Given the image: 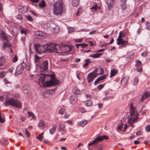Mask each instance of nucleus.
Returning a JSON list of instances; mask_svg holds the SVG:
<instances>
[{
    "instance_id": "1",
    "label": "nucleus",
    "mask_w": 150,
    "mask_h": 150,
    "mask_svg": "<svg viewBox=\"0 0 150 150\" xmlns=\"http://www.w3.org/2000/svg\"><path fill=\"white\" fill-rule=\"evenodd\" d=\"M39 80L40 83L43 86L46 87L57 85L59 83V80L55 78L54 75L52 74H41Z\"/></svg>"
},
{
    "instance_id": "2",
    "label": "nucleus",
    "mask_w": 150,
    "mask_h": 150,
    "mask_svg": "<svg viewBox=\"0 0 150 150\" xmlns=\"http://www.w3.org/2000/svg\"><path fill=\"white\" fill-rule=\"evenodd\" d=\"M130 116L129 117L128 122L132 127H133L132 123L137 121L138 118L139 114L136 108L133 105V103L130 104Z\"/></svg>"
},
{
    "instance_id": "3",
    "label": "nucleus",
    "mask_w": 150,
    "mask_h": 150,
    "mask_svg": "<svg viewBox=\"0 0 150 150\" xmlns=\"http://www.w3.org/2000/svg\"><path fill=\"white\" fill-rule=\"evenodd\" d=\"M63 3L62 0L55 2L53 4V13L57 15H61L63 11Z\"/></svg>"
},
{
    "instance_id": "4",
    "label": "nucleus",
    "mask_w": 150,
    "mask_h": 150,
    "mask_svg": "<svg viewBox=\"0 0 150 150\" xmlns=\"http://www.w3.org/2000/svg\"><path fill=\"white\" fill-rule=\"evenodd\" d=\"M45 46L46 48V52H54L60 53L61 52L60 49L62 46L61 45L52 43L50 44H45Z\"/></svg>"
},
{
    "instance_id": "5",
    "label": "nucleus",
    "mask_w": 150,
    "mask_h": 150,
    "mask_svg": "<svg viewBox=\"0 0 150 150\" xmlns=\"http://www.w3.org/2000/svg\"><path fill=\"white\" fill-rule=\"evenodd\" d=\"M4 104L6 106L10 105L17 108H21V103L20 101L11 98L7 99Z\"/></svg>"
},
{
    "instance_id": "6",
    "label": "nucleus",
    "mask_w": 150,
    "mask_h": 150,
    "mask_svg": "<svg viewBox=\"0 0 150 150\" xmlns=\"http://www.w3.org/2000/svg\"><path fill=\"white\" fill-rule=\"evenodd\" d=\"M35 50L37 53L40 54L44 52H46V48L45 44L44 45H40V44H38L34 45Z\"/></svg>"
},
{
    "instance_id": "7",
    "label": "nucleus",
    "mask_w": 150,
    "mask_h": 150,
    "mask_svg": "<svg viewBox=\"0 0 150 150\" xmlns=\"http://www.w3.org/2000/svg\"><path fill=\"white\" fill-rule=\"evenodd\" d=\"M108 139V137L106 135H103L97 137L93 141L90 142L88 144V146L89 147L94 144H96L104 139Z\"/></svg>"
},
{
    "instance_id": "8",
    "label": "nucleus",
    "mask_w": 150,
    "mask_h": 150,
    "mask_svg": "<svg viewBox=\"0 0 150 150\" xmlns=\"http://www.w3.org/2000/svg\"><path fill=\"white\" fill-rule=\"evenodd\" d=\"M48 62L47 60L43 61L40 66V71L43 72L46 71L48 69Z\"/></svg>"
},
{
    "instance_id": "9",
    "label": "nucleus",
    "mask_w": 150,
    "mask_h": 150,
    "mask_svg": "<svg viewBox=\"0 0 150 150\" xmlns=\"http://www.w3.org/2000/svg\"><path fill=\"white\" fill-rule=\"evenodd\" d=\"M96 73H95V72L93 71V72L89 73L88 76L87 80L89 83H90L91 81H93V79L97 76Z\"/></svg>"
},
{
    "instance_id": "10",
    "label": "nucleus",
    "mask_w": 150,
    "mask_h": 150,
    "mask_svg": "<svg viewBox=\"0 0 150 150\" xmlns=\"http://www.w3.org/2000/svg\"><path fill=\"white\" fill-rule=\"evenodd\" d=\"M150 97V93L148 91H146L144 92V94L142 96L141 98L139 101V103H142L144 100Z\"/></svg>"
},
{
    "instance_id": "11",
    "label": "nucleus",
    "mask_w": 150,
    "mask_h": 150,
    "mask_svg": "<svg viewBox=\"0 0 150 150\" xmlns=\"http://www.w3.org/2000/svg\"><path fill=\"white\" fill-rule=\"evenodd\" d=\"M135 66L136 67V70L139 72H140L142 71V67L141 66L142 63L139 60H137L135 61Z\"/></svg>"
},
{
    "instance_id": "12",
    "label": "nucleus",
    "mask_w": 150,
    "mask_h": 150,
    "mask_svg": "<svg viewBox=\"0 0 150 150\" xmlns=\"http://www.w3.org/2000/svg\"><path fill=\"white\" fill-rule=\"evenodd\" d=\"M17 8L19 12L22 14L26 13L28 11V8L25 6H18Z\"/></svg>"
},
{
    "instance_id": "13",
    "label": "nucleus",
    "mask_w": 150,
    "mask_h": 150,
    "mask_svg": "<svg viewBox=\"0 0 150 150\" xmlns=\"http://www.w3.org/2000/svg\"><path fill=\"white\" fill-rule=\"evenodd\" d=\"M114 0H106V4H107L108 8L109 10H110L113 6Z\"/></svg>"
},
{
    "instance_id": "14",
    "label": "nucleus",
    "mask_w": 150,
    "mask_h": 150,
    "mask_svg": "<svg viewBox=\"0 0 150 150\" xmlns=\"http://www.w3.org/2000/svg\"><path fill=\"white\" fill-rule=\"evenodd\" d=\"M38 126L41 129H44L45 127V124L44 121L41 120L39 122Z\"/></svg>"
},
{
    "instance_id": "15",
    "label": "nucleus",
    "mask_w": 150,
    "mask_h": 150,
    "mask_svg": "<svg viewBox=\"0 0 150 150\" xmlns=\"http://www.w3.org/2000/svg\"><path fill=\"white\" fill-rule=\"evenodd\" d=\"M66 130L65 124L63 123H60L59 125L58 130L59 132H64Z\"/></svg>"
},
{
    "instance_id": "16",
    "label": "nucleus",
    "mask_w": 150,
    "mask_h": 150,
    "mask_svg": "<svg viewBox=\"0 0 150 150\" xmlns=\"http://www.w3.org/2000/svg\"><path fill=\"white\" fill-rule=\"evenodd\" d=\"M94 71L95 73H96L97 75L103 74L104 73V70L103 68H100L99 69H96Z\"/></svg>"
},
{
    "instance_id": "17",
    "label": "nucleus",
    "mask_w": 150,
    "mask_h": 150,
    "mask_svg": "<svg viewBox=\"0 0 150 150\" xmlns=\"http://www.w3.org/2000/svg\"><path fill=\"white\" fill-rule=\"evenodd\" d=\"M117 44L118 45L121 44L123 47H124L127 44V42L126 41H124L123 40H117Z\"/></svg>"
},
{
    "instance_id": "18",
    "label": "nucleus",
    "mask_w": 150,
    "mask_h": 150,
    "mask_svg": "<svg viewBox=\"0 0 150 150\" xmlns=\"http://www.w3.org/2000/svg\"><path fill=\"white\" fill-rule=\"evenodd\" d=\"M106 78V76L105 75H103L100 76L94 82V84L95 85L97 84L98 82L101 81L104 79H105Z\"/></svg>"
},
{
    "instance_id": "19",
    "label": "nucleus",
    "mask_w": 150,
    "mask_h": 150,
    "mask_svg": "<svg viewBox=\"0 0 150 150\" xmlns=\"http://www.w3.org/2000/svg\"><path fill=\"white\" fill-rule=\"evenodd\" d=\"M23 70L20 67H18L16 69L15 74L16 75H18L21 74Z\"/></svg>"
},
{
    "instance_id": "20",
    "label": "nucleus",
    "mask_w": 150,
    "mask_h": 150,
    "mask_svg": "<svg viewBox=\"0 0 150 150\" xmlns=\"http://www.w3.org/2000/svg\"><path fill=\"white\" fill-rule=\"evenodd\" d=\"M126 33L125 31H120L119 33V35L118 38L117 39V40H123L122 38L124 37L126 35Z\"/></svg>"
},
{
    "instance_id": "21",
    "label": "nucleus",
    "mask_w": 150,
    "mask_h": 150,
    "mask_svg": "<svg viewBox=\"0 0 150 150\" xmlns=\"http://www.w3.org/2000/svg\"><path fill=\"white\" fill-rule=\"evenodd\" d=\"M128 80V78L127 77H124L121 80V84L123 86H125L127 83Z\"/></svg>"
},
{
    "instance_id": "22",
    "label": "nucleus",
    "mask_w": 150,
    "mask_h": 150,
    "mask_svg": "<svg viewBox=\"0 0 150 150\" xmlns=\"http://www.w3.org/2000/svg\"><path fill=\"white\" fill-rule=\"evenodd\" d=\"M70 100L71 104H74L76 102L77 98L74 96H72L70 98Z\"/></svg>"
},
{
    "instance_id": "23",
    "label": "nucleus",
    "mask_w": 150,
    "mask_h": 150,
    "mask_svg": "<svg viewBox=\"0 0 150 150\" xmlns=\"http://www.w3.org/2000/svg\"><path fill=\"white\" fill-rule=\"evenodd\" d=\"M87 124V121L86 120H83L80 121L79 123V125L81 127H83Z\"/></svg>"
},
{
    "instance_id": "24",
    "label": "nucleus",
    "mask_w": 150,
    "mask_h": 150,
    "mask_svg": "<svg viewBox=\"0 0 150 150\" xmlns=\"http://www.w3.org/2000/svg\"><path fill=\"white\" fill-rule=\"evenodd\" d=\"M102 54V53H96L94 54L93 55L90 54L89 55V57H92L93 58H97L99 57Z\"/></svg>"
},
{
    "instance_id": "25",
    "label": "nucleus",
    "mask_w": 150,
    "mask_h": 150,
    "mask_svg": "<svg viewBox=\"0 0 150 150\" xmlns=\"http://www.w3.org/2000/svg\"><path fill=\"white\" fill-rule=\"evenodd\" d=\"M57 127V125H55L54 126L50 129V133L51 134H53L55 132L56 128Z\"/></svg>"
},
{
    "instance_id": "26",
    "label": "nucleus",
    "mask_w": 150,
    "mask_h": 150,
    "mask_svg": "<svg viewBox=\"0 0 150 150\" xmlns=\"http://www.w3.org/2000/svg\"><path fill=\"white\" fill-rule=\"evenodd\" d=\"M135 53H132L130 55L126 57V60L128 61H131L133 59L134 57L135 56Z\"/></svg>"
},
{
    "instance_id": "27",
    "label": "nucleus",
    "mask_w": 150,
    "mask_h": 150,
    "mask_svg": "<svg viewBox=\"0 0 150 150\" xmlns=\"http://www.w3.org/2000/svg\"><path fill=\"white\" fill-rule=\"evenodd\" d=\"M85 61L86 62V63L83 65V67L84 69H86V67L88 65V64L90 63H91V62L90 59H86L85 60Z\"/></svg>"
},
{
    "instance_id": "28",
    "label": "nucleus",
    "mask_w": 150,
    "mask_h": 150,
    "mask_svg": "<svg viewBox=\"0 0 150 150\" xmlns=\"http://www.w3.org/2000/svg\"><path fill=\"white\" fill-rule=\"evenodd\" d=\"M11 46V44L8 42H4L3 44V47L4 49L6 47H9Z\"/></svg>"
},
{
    "instance_id": "29",
    "label": "nucleus",
    "mask_w": 150,
    "mask_h": 150,
    "mask_svg": "<svg viewBox=\"0 0 150 150\" xmlns=\"http://www.w3.org/2000/svg\"><path fill=\"white\" fill-rule=\"evenodd\" d=\"M117 71L115 70V69H113L111 71L110 75V78L115 75L117 73Z\"/></svg>"
},
{
    "instance_id": "30",
    "label": "nucleus",
    "mask_w": 150,
    "mask_h": 150,
    "mask_svg": "<svg viewBox=\"0 0 150 150\" xmlns=\"http://www.w3.org/2000/svg\"><path fill=\"white\" fill-rule=\"evenodd\" d=\"M0 37L2 40H5L6 39V38L4 33L3 32H1L0 34Z\"/></svg>"
},
{
    "instance_id": "31",
    "label": "nucleus",
    "mask_w": 150,
    "mask_h": 150,
    "mask_svg": "<svg viewBox=\"0 0 150 150\" xmlns=\"http://www.w3.org/2000/svg\"><path fill=\"white\" fill-rule=\"evenodd\" d=\"M92 103L91 100H88L85 102V105L86 106H90L92 105Z\"/></svg>"
},
{
    "instance_id": "32",
    "label": "nucleus",
    "mask_w": 150,
    "mask_h": 150,
    "mask_svg": "<svg viewBox=\"0 0 150 150\" xmlns=\"http://www.w3.org/2000/svg\"><path fill=\"white\" fill-rule=\"evenodd\" d=\"M79 0H72V4L73 6H76L79 4Z\"/></svg>"
},
{
    "instance_id": "33",
    "label": "nucleus",
    "mask_w": 150,
    "mask_h": 150,
    "mask_svg": "<svg viewBox=\"0 0 150 150\" xmlns=\"http://www.w3.org/2000/svg\"><path fill=\"white\" fill-rule=\"evenodd\" d=\"M45 6V2L44 0H42V2L39 4V6L40 8H43Z\"/></svg>"
},
{
    "instance_id": "34",
    "label": "nucleus",
    "mask_w": 150,
    "mask_h": 150,
    "mask_svg": "<svg viewBox=\"0 0 150 150\" xmlns=\"http://www.w3.org/2000/svg\"><path fill=\"white\" fill-rule=\"evenodd\" d=\"M43 132H42L38 136L36 137V138L39 140L41 141L43 137Z\"/></svg>"
},
{
    "instance_id": "35",
    "label": "nucleus",
    "mask_w": 150,
    "mask_h": 150,
    "mask_svg": "<svg viewBox=\"0 0 150 150\" xmlns=\"http://www.w3.org/2000/svg\"><path fill=\"white\" fill-rule=\"evenodd\" d=\"M21 33H23L26 35L28 32V30L26 29H24L23 28L21 29Z\"/></svg>"
},
{
    "instance_id": "36",
    "label": "nucleus",
    "mask_w": 150,
    "mask_h": 150,
    "mask_svg": "<svg viewBox=\"0 0 150 150\" xmlns=\"http://www.w3.org/2000/svg\"><path fill=\"white\" fill-rule=\"evenodd\" d=\"M28 117H32V119H35L36 117L35 115H34L33 113L30 112L29 111H28Z\"/></svg>"
},
{
    "instance_id": "37",
    "label": "nucleus",
    "mask_w": 150,
    "mask_h": 150,
    "mask_svg": "<svg viewBox=\"0 0 150 150\" xmlns=\"http://www.w3.org/2000/svg\"><path fill=\"white\" fill-rule=\"evenodd\" d=\"M6 73L5 71H2L0 73V78H3L5 76Z\"/></svg>"
},
{
    "instance_id": "38",
    "label": "nucleus",
    "mask_w": 150,
    "mask_h": 150,
    "mask_svg": "<svg viewBox=\"0 0 150 150\" xmlns=\"http://www.w3.org/2000/svg\"><path fill=\"white\" fill-rule=\"evenodd\" d=\"M65 111V109L64 108H62L60 109L59 111V113L60 115H63Z\"/></svg>"
},
{
    "instance_id": "39",
    "label": "nucleus",
    "mask_w": 150,
    "mask_h": 150,
    "mask_svg": "<svg viewBox=\"0 0 150 150\" xmlns=\"http://www.w3.org/2000/svg\"><path fill=\"white\" fill-rule=\"evenodd\" d=\"M138 79L137 77H135L134 78V81L133 83V84L134 85H136L138 83Z\"/></svg>"
},
{
    "instance_id": "40",
    "label": "nucleus",
    "mask_w": 150,
    "mask_h": 150,
    "mask_svg": "<svg viewBox=\"0 0 150 150\" xmlns=\"http://www.w3.org/2000/svg\"><path fill=\"white\" fill-rule=\"evenodd\" d=\"M35 34L38 36H43V35L41 32L39 31H37L35 33Z\"/></svg>"
},
{
    "instance_id": "41",
    "label": "nucleus",
    "mask_w": 150,
    "mask_h": 150,
    "mask_svg": "<svg viewBox=\"0 0 150 150\" xmlns=\"http://www.w3.org/2000/svg\"><path fill=\"white\" fill-rule=\"evenodd\" d=\"M35 62H38L39 60L41 59V58L40 57H39L36 55H35Z\"/></svg>"
},
{
    "instance_id": "42",
    "label": "nucleus",
    "mask_w": 150,
    "mask_h": 150,
    "mask_svg": "<svg viewBox=\"0 0 150 150\" xmlns=\"http://www.w3.org/2000/svg\"><path fill=\"white\" fill-rule=\"evenodd\" d=\"M74 47H73L72 46L69 45V46L67 48L69 50L67 51L65 53H69L70 51H71L73 49V48Z\"/></svg>"
},
{
    "instance_id": "43",
    "label": "nucleus",
    "mask_w": 150,
    "mask_h": 150,
    "mask_svg": "<svg viewBox=\"0 0 150 150\" xmlns=\"http://www.w3.org/2000/svg\"><path fill=\"white\" fill-rule=\"evenodd\" d=\"M121 9L122 10H125L126 8V4H120Z\"/></svg>"
},
{
    "instance_id": "44",
    "label": "nucleus",
    "mask_w": 150,
    "mask_h": 150,
    "mask_svg": "<svg viewBox=\"0 0 150 150\" xmlns=\"http://www.w3.org/2000/svg\"><path fill=\"white\" fill-rule=\"evenodd\" d=\"M18 58L17 56L16 55L15 57L13 58V60L12 62L13 63L15 62H16L17 60H18Z\"/></svg>"
},
{
    "instance_id": "45",
    "label": "nucleus",
    "mask_w": 150,
    "mask_h": 150,
    "mask_svg": "<svg viewBox=\"0 0 150 150\" xmlns=\"http://www.w3.org/2000/svg\"><path fill=\"white\" fill-rule=\"evenodd\" d=\"M145 130L147 132L150 131V125H147L145 127Z\"/></svg>"
},
{
    "instance_id": "46",
    "label": "nucleus",
    "mask_w": 150,
    "mask_h": 150,
    "mask_svg": "<svg viewBox=\"0 0 150 150\" xmlns=\"http://www.w3.org/2000/svg\"><path fill=\"white\" fill-rule=\"evenodd\" d=\"M82 93V92L79 90L77 89L75 91V95L76 96L80 95Z\"/></svg>"
},
{
    "instance_id": "47",
    "label": "nucleus",
    "mask_w": 150,
    "mask_h": 150,
    "mask_svg": "<svg viewBox=\"0 0 150 150\" xmlns=\"http://www.w3.org/2000/svg\"><path fill=\"white\" fill-rule=\"evenodd\" d=\"M82 48H84L86 47L88 45V44L85 43H81L79 45Z\"/></svg>"
},
{
    "instance_id": "48",
    "label": "nucleus",
    "mask_w": 150,
    "mask_h": 150,
    "mask_svg": "<svg viewBox=\"0 0 150 150\" xmlns=\"http://www.w3.org/2000/svg\"><path fill=\"white\" fill-rule=\"evenodd\" d=\"M55 25L54 24V23L50 22V25L49 26V27L50 28L54 29L55 28Z\"/></svg>"
},
{
    "instance_id": "49",
    "label": "nucleus",
    "mask_w": 150,
    "mask_h": 150,
    "mask_svg": "<svg viewBox=\"0 0 150 150\" xmlns=\"http://www.w3.org/2000/svg\"><path fill=\"white\" fill-rule=\"evenodd\" d=\"M26 67V63L24 62H23L22 63L21 66L20 67L23 70Z\"/></svg>"
},
{
    "instance_id": "50",
    "label": "nucleus",
    "mask_w": 150,
    "mask_h": 150,
    "mask_svg": "<svg viewBox=\"0 0 150 150\" xmlns=\"http://www.w3.org/2000/svg\"><path fill=\"white\" fill-rule=\"evenodd\" d=\"M104 85L103 84H100L98 85L97 87V88L98 90H101L102 88L104 87Z\"/></svg>"
},
{
    "instance_id": "51",
    "label": "nucleus",
    "mask_w": 150,
    "mask_h": 150,
    "mask_svg": "<svg viewBox=\"0 0 150 150\" xmlns=\"http://www.w3.org/2000/svg\"><path fill=\"white\" fill-rule=\"evenodd\" d=\"M25 134L27 135L28 137H29L30 136V133L29 132L28 130V129H25Z\"/></svg>"
},
{
    "instance_id": "52",
    "label": "nucleus",
    "mask_w": 150,
    "mask_h": 150,
    "mask_svg": "<svg viewBox=\"0 0 150 150\" xmlns=\"http://www.w3.org/2000/svg\"><path fill=\"white\" fill-rule=\"evenodd\" d=\"M123 125L122 124L121 125H119L117 127V129L120 131L122 130V129L123 128Z\"/></svg>"
},
{
    "instance_id": "53",
    "label": "nucleus",
    "mask_w": 150,
    "mask_h": 150,
    "mask_svg": "<svg viewBox=\"0 0 150 150\" xmlns=\"http://www.w3.org/2000/svg\"><path fill=\"white\" fill-rule=\"evenodd\" d=\"M26 18L29 21H31L33 20L32 17L30 15L26 16Z\"/></svg>"
},
{
    "instance_id": "54",
    "label": "nucleus",
    "mask_w": 150,
    "mask_h": 150,
    "mask_svg": "<svg viewBox=\"0 0 150 150\" xmlns=\"http://www.w3.org/2000/svg\"><path fill=\"white\" fill-rule=\"evenodd\" d=\"M146 27L149 30H150V23L149 22H147L146 23Z\"/></svg>"
},
{
    "instance_id": "55",
    "label": "nucleus",
    "mask_w": 150,
    "mask_h": 150,
    "mask_svg": "<svg viewBox=\"0 0 150 150\" xmlns=\"http://www.w3.org/2000/svg\"><path fill=\"white\" fill-rule=\"evenodd\" d=\"M97 5H95L94 6H93L91 8V10L94 9L96 10H97Z\"/></svg>"
},
{
    "instance_id": "56",
    "label": "nucleus",
    "mask_w": 150,
    "mask_h": 150,
    "mask_svg": "<svg viewBox=\"0 0 150 150\" xmlns=\"http://www.w3.org/2000/svg\"><path fill=\"white\" fill-rule=\"evenodd\" d=\"M28 88V86L27 85H25L23 86V88L24 90H27Z\"/></svg>"
},
{
    "instance_id": "57",
    "label": "nucleus",
    "mask_w": 150,
    "mask_h": 150,
    "mask_svg": "<svg viewBox=\"0 0 150 150\" xmlns=\"http://www.w3.org/2000/svg\"><path fill=\"white\" fill-rule=\"evenodd\" d=\"M75 41L77 42H82L83 39H76Z\"/></svg>"
},
{
    "instance_id": "58",
    "label": "nucleus",
    "mask_w": 150,
    "mask_h": 150,
    "mask_svg": "<svg viewBox=\"0 0 150 150\" xmlns=\"http://www.w3.org/2000/svg\"><path fill=\"white\" fill-rule=\"evenodd\" d=\"M14 68L13 67H12L9 69L8 71L10 73H12L13 72V70L14 69Z\"/></svg>"
},
{
    "instance_id": "59",
    "label": "nucleus",
    "mask_w": 150,
    "mask_h": 150,
    "mask_svg": "<svg viewBox=\"0 0 150 150\" xmlns=\"http://www.w3.org/2000/svg\"><path fill=\"white\" fill-rule=\"evenodd\" d=\"M70 115V114L67 113H65L64 115V117L65 118H68V117Z\"/></svg>"
},
{
    "instance_id": "60",
    "label": "nucleus",
    "mask_w": 150,
    "mask_h": 150,
    "mask_svg": "<svg viewBox=\"0 0 150 150\" xmlns=\"http://www.w3.org/2000/svg\"><path fill=\"white\" fill-rule=\"evenodd\" d=\"M33 3H37L39 2V0H30Z\"/></svg>"
},
{
    "instance_id": "61",
    "label": "nucleus",
    "mask_w": 150,
    "mask_h": 150,
    "mask_svg": "<svg viewBox=\"0 0 150 150\" xmlns=\"http://www.w3.org/2000/svg\"><path fill=\"white\" fill-rule=\"evenodd\" d=\"M147 54V52H144L142 53L141 55L143 57H145L146 56Z\"/></svg>"
},
{
    "instance_id": "62",
    "label": "nucleus",
    "mask_w": 150,
    "mask_h": 150,
    "mask_svg": "<svg viewBox=\"0 0 150 150\" xmlns=\"http://www.w3.org/2000/svg\"><path fill=\"white\" fill-rule=\"evenodd\" d=\"M3 81L6 84H8L9 83V82L6 79V78H4L3 79Z\"/></svg>"
},
{
    "instance_id": "63",
    "label": "nucleus",
    "mask_w": 150,
    "mask_h": 150,
    "mask_svg": "<svg viewBox=\"0 0 150 150\" xmlns=\"http://www.w3.org/2000/svg\"><path fill=\"white\" fill-rule=\"evenodd\" d=\"M128 127V126L127 125L125 124L124 125V127L123 129L122 130V131L124 132L125 131L127 128Z\"/></svg>"
},
{
    "instance_id": "64",
    "label": "nucleus",
    "mask_w": 150,
    "mask_h": 150,
    "mask_svg": "<svg viewBox=\"0 0 150 150\" xmlns=\"http://www.w3.org/2000/svg\"><path fill=\"white\" fill-rule=\"evenodd\" d=\"M74 29L73 28H69L68 29V31L69 33H71L74 31Z\"/></svg>"
}]
</instances>
